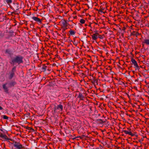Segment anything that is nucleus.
Wrapping results in <instances>:
<instances>
[{
  "mask_svg": "<svg viewBox=\"0 0 149 149\" xmlns=\"http://www.w3.org/2000/svg\"><path fill=\"white\" fill-rule=\"evenodd\" d=\"M6 84H3V88L4 90V91L6 92H7L8 91V87L6 86Z\"/></svg>",
  "mask_w": 149,
  "mask_h": 149,
  "instance_id": "nucleus-7",
  "label": "nucleus"
},
{
  "mask_svg": "<svg viewBox=\"0 0 149 149\" xmlns=\"http://www.w3.org/2000/svg\"><path fill=\"white\" fill-rule=\"evenodd\" d=\"M3 109V108L1 106H0V110H1Z\"/></svg>",
  "mask_w": 149,
  "mask_h": 149,
  "instance_id": "nucleus-16",
  "label": "nucleus"
},
{
  "mask_svg": "<svg viewBox=\"0 0 149 149\" xmlns=\"http://www.w3.org/2000/svg\"><path fill=\"white\" fill-rule=\"evenodd\" d=\"M92 39L93 40H95L98 38L97 36L95 34H93L92 35Z\"/></svg>",
  "mask_w": 149,
  "mask_h": 149,
  "instance_id": "nucleus-8",
  "label": "nucleus"
},
{
  "mask_svg": "<svg viewBox=\"0 0 149 149\" xmlns=\"http://www.w3.org/2000/svg\"><path fill=\"white\" fill-rule=\"evenodd\" d=\"M63 108V107L61 104H59L57 107H55L54 108V111L55 112H59L62 111Z\"/></svg>",
  "mask_w": 149,
  "mask_h": 149,
  "instance_id": "nucleus-2",
  "label": "nucleus"
},
{
  "mask_svg": "<svg viewBox=\"0 0 149 149\" xmlns=\"http://www.w3.org/2000/svg\"><path fill=\"white\" fill-rule=\"evenodd\" d=\"M70 35H73L75 34V32L74 31L72 30H71L70 31Z\"/></svg>",
  "mask_w": 149,
  "mask_h": 149,
  "instance_id": "nucleus-11",
  "label": "nucleus"
},
{
  "mask_svg": "<svg viewBox=\"0 0 149 149\" xmlns=\"http://www.w3.org/2000/svg\"><path fill=\"white\" fill-rule=\"evenodd\" d=\"M60 24L62 28L63 29L64 31H65L67 29V27L68 25V24L66 21L65 20H62L60 22Z\"/></svg>",
  "mask_w": 149,
  "mask_h": 149,
  "instance_id": "nucleus-1",
  "label": "nucleus"
},
{
  "mask_svg": "<svg viewBox=\"0 0 149 149\" xmlns=\"http://www.w3.org/2000/svg\"><path fill=\"white\" fill-rule=\"evenodd\" d=\"M22 57H17L14 60L13 62L20 63L22 62Z\"/></svg>",
  "mask_w": 149,
  "mask_h": 149,
  "instance_id": "nucleus-4",
  "label": "nucleus"
},
{
  "mask_svg": "<svg viewBox=\"0 0 149 149\" xmlns=\"http://www.w3.org/2000/svg\"><path fill=\"white\" fill-rule=\"evenodd\" d=\"M32 19L35 21L38 22V23L41 24V21L40 19L36 17H33Z\"/></svg>",
  "mask_w": 149,
  "mask_h": 149,
  "instance_id": "nucleus-5",
  "label": "nucleus"
},
{
  "mask_svg": "<svg viewBox=\"0 0 149 149\" xmlns=\"http://www.w3.org/2000/svg\"><path fill=\"white\" fill-rule=\"evenodd\" d=\"M144 43L148 45H149V40H144Z\"/></svg>",
  "mask_w": 149,
  "mask_h": 149,
  "instance_id": "nucleus-12",
  "label": "nucleus"
},
{
  "mask_svg": "<svg viewBox=\"0 0 149 149\" xmlns=\"http://www.w3.org/2000/svg\"><path fill=\"white\" fill-rule=\"evenodd\" d=\"M3 118L4 119H7L8 118V117L5 115H4L3 116Z\"/></svg>",
  "mask_w": 149,
  "mask_h": 149,
  "instance_id": "nucleus-14",
  "label": "nucleus"
},
{
  "mask_svg": "<svg viewBox=\"0 0 149 149\" xmlns=\"http://www.w3.org/2000/svg\"><path fill=\"white\" fill-rule=\"evenodd\" d=\"M80 22L81 24H84L85 22V20L83 19H81L80 20Z\"/></svg>",
  "mask_w": 149,
  "mask_h": 149,
  "instance_id": "nucleus-13",
  "label": "nucleus"
},
{
  "mask_svg": "<svg viewBox=\"0 0 149 149\" xmlns=\"http://www.w3.org/2000/svg\"><path fill=\"white\" fill-rule=\"evenodd\" d=\"M7 1L8 2L11 3L12 2L11 0H7Z\"/></svg>",
  "mask_w": 149,
  "mask_h": 149,
  "instance_id": "nucleus-15",
  "label": "nucleus"
},
{
  "mask_svg": "<svg viewBox=\"0 0 149 149\" xmlns=\"http://www.w3.org/2000/svg\"><path fill=\"white\" fill-rule=\"evenodd\" d=\"M0 137L6 140H7L8 139L7 136L6 135H4L3 134H0Z\"/></svg>",
  "mask_w": 149,
  "mask_h": 149,
  "instance_id": "nucleus-10",
  "label": "nucleus"
},
{
  "mask_svg": "<svg viewBox=\"0 0 149 149\" xmlns=\"http://www.w3.org/2000/svg\"><path fill=\"white\" fill-rule=\"evenodd\" d=\"M13 146L16 149H22L24 147L19 143L15 142L13 144Z\"/></svg>",
  "mask_w": 149,
  "mask_h": 149,
  "instance_id": "nucleus-3",
  "label": "nucleus"
},
{
  "mask_svg": "<svg viewBox=\"0 0 149 149\" xmlns=\"http://www.w3.org/2000/svg\"><path fill=\"white\" fill-rule=\"evenodd\" d=\"M132 62L133 64L134 65V66L136 67H138L137 63L136 62V61L134 59H133L132 60Z\"/></svg>",
  "mask_w": 149,
  "mask_h": 149,
  "instance_id": "nucleus-9",
  "label": "nucleus"
},
{
  "mask_svg": "<svg viewBox=\"0 0 149 149\" xmlns=\"http://www.w3.org/2000/svg\"><path fill=\"white\" fill-rule=\"evenodd\" d=\"M100 38H102L101 37H100Z\"/></svg>",
  "mask_w": 149,
  "mask_h": 149,
  "instance_id": "nucleus-17",
  "label": "nucleus"
},
{
  "mask_svg": "<svg viewBox=\"0 0 149 149\" xmlns=\"http://www.w3.org/2000/svg\"><path fill=\"white\" fill-rule=\"evenodd\" d=\"M124 133H125L126 134H128L130 135L131 136H134V134L132 133L130 131H127V130H124L123 131Z\"/></svg>",
  "mask_w": 149,
  "mask_h": 149,
  "instance_id": "nucleus-6",
  "label": "nucleus"
}]
</instances>
